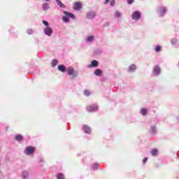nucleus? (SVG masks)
<instances>
[{"label":"nucleus","instance_id":"1","mask_svg":"<svg viewBox=\"0 0 179 179\" xmlns=\"http://www.w3.org/2000/svg\"><path fill=\"white\" fill-rule=\"evenodd\" d=\"M42 23L43 24H44V26H45L43 29L44 34L45 36H48V37H51V36H52V34L54 33L52 27H50V23H48L46 20H43Z\"/></svg>","mask_w":179,"mask_h":179},{"label":"nucleus","instance_id":"2","mask_svg":"<svg viewBox=\"0 0 179 179\" xmlns=\"http://www.w3.org/2000/svg\"><path fill=\"white\" fill-rule=\"evenodd\" d=\"M66 74L70 77V79H76L79 76V71L73 66H69L67 67Z\"/></svg>","mask_w":179,"mask_h":179},{"label":"nucleus","instance_id":"3","mask_svg":"<svg viewBox=\"0 0 179 179\" xmlns=\"http://www.w3.org/2000/svg\"><path fill=\"white\" fill-rule=\"evenodd\" d=\"M64 16L62 17V21L64 23H69L70 19H73L75 20V15L72 13H69V11H63Z\"/></svg>","mask_w":179,"mask_h":179},{"label":"nucleus","instance_id":"4","mask_svg":"<svg viewBox=\"0 0 179 179\" xmlns=\"http://www.w3.org/2000/svg\"><path fill=\"white\" fill-rule=\"evenodd\" d=\"M36 152V148L32 146H27L24 150V155L31 156Z\"/></svg>","mask_w":179,"mask_h":179},{"label":"nucleus","instance_id":"5","mask_svg":"<svg viewBox=\"0 0 179 179\" xmlns=\"http://www.w3.org/2000/svg\"><path fill=\"white\" fill-rule=\"evenodd\" d=\"M148 131L152 135H155V134L157 132V126L156 125V123L150 122Z\"/></svg>","mask_w":179,"mask_h":179},{"label":"nucleus","instance_id":"6","mask_svg":"<svg viewBox=\"0 0 179 179\" xmlns=\"http://www.w3.org/2000/svg\"><path fill=\"white\" fill-rule=\"evenodd\" d=\"M99 110V105L97 103H92L87 107L88 113H94Z\"/></svg>","mask_w":179,"mask_h":179},{"label":"nucleus","instance_id":"7","mask_svg":"<svg viewBox=\"0 0 179 179\" xmlns=\"http://www.w3.org/2000/svg\"><path fill=\"white\" fill-rule=\"evenodd\" d=\"M85 41L87 44H93L96 41V36L94 35H87L85 38Z\"/></svg>","mask_w":179,"mask_h":179},{"label":"nucleus","instance_id":"8","mask_svg":"<svg viewBox=\"0 0 179 179\" xmlns=\"http://www.w3.org/2000/svg\"><path fill=\"white\" fill-rule=\"evenodd\" d=\"M157 13L159 16H164L167 13V7L160 6L157 10Z\"/></svg>","mask_w":179,"mask_h":179},{"label":"nucleus","instance_id":"9","mask_svg":"<svg viewBox=\"0 0 179 179\" xmlns=\"http://www.w3.org/2000/svg\"><path fill=\"white\" fill-rule=\"evenodd\" d=\"M141 16H142V13H141L140 11L136 10L133 12L131 15V19L137 22V20H139V19H141Z\"/></svg>","mask_w":179,"mask_h":179},{"label":"nucleus","instance_id":"10","mask_svg":"<svg viewBox=\"0 0 179 179\" xmlns=\"http://www.w3.org/2000/svg\"><path fill=\"white\" fill-rule=\"evenodd\" d=\"M160 72H162V69L159 65H156L153 67L152 75L154 76H159V75H160Z\"/></svg>","mask_w":179,"mask_h":179},{"label":"nucleus","instance_id":"11","mask_svg":"<svg viewBox=\"0 0 179 179\" xmlns=\"http://www.w3.org/2000/svg\"><path fill=\"white\" fill-rule=\"evenodd\" d=\"M86 17L89 20H92L94 19L96 17V12L92 11V10L88 11L86 14Z\"/></svg>","mask_w":179,"mask_h":179},{"label":"nucleus","instance_id":"12","mask_svg":"<svg viewBox=\"0 0 179 179\" xmlns=\"http://www.w3.org/2000/svg\"><path fill=\"white\" fill-rule=\"evenodd\" d=\"M127 72L129 73H134L136 71V64H131L127 69Z\"/></svg>","mask_w":179,"mask_h":179},{"label":"nucleus","instance_id":"13","mask_svg":"<svg viewBox=\"0 0 179 179\" xmlns=\"http://www.w3.org/2000/svg\"><path fill=\"white\" fill-rule=\"evenodd\" d=\"M83 131L85 132V134H87V135H90V134H92V127L89 125L84 124L83 126Z\"/></svg>","mask_w":179,"mask_h":179},{"label":"nucleus","instance_id":"14","mask_svg":"<svg viewBox=\"0 0 179 179\" xmlns=\"http://www.w3.org/2000/svg\"><path fill=\"white\" fill-rule=\"evenodd\" d=\"M99 66V62L97 60H92L91 64L87 66V68H97Z\"/></svg>","mask_w":179,"mask_h":179},{"label":"nucleus","instance_id":"15","mask_svg":"<svg viewBox=\"0 0 179 179\" xmlns=\"http://www.w3.org/2000/svg\"><path fill=\"white\" fill-rule=\"evenodd\" d=\"M58 71H60V72L65 73L66 71H68V68L65 66L64 64H59L57 67Z\"/></svg>","mask_w":179,"mask_h":179},{"label":"nucleus","instance_id":"16","mask_svg":"<svg viewBox=\"0 0 179 179\" xmlns=\"http://www.w3.org/2000/svg\"><path fill=\"white\" fill-rule=\"evenodd\" d=\"M50 4L48 3H43L42 4V9L45 12H47V10H48L50 9Z\"/></svg>","mask_w":179,"mask_h":179},{"label":"nucleus","instance_id":"17","mask_svg":"<svg viewBox=\"0 0 179 179\" xmlns=\"http://www.w3.org/2000/svg\"><path fill=\"white\" fill-rule=\"evenodd\" d=\"M74 9L75 10H80V9H82V4L79 2L75 3Z\"/></svg>","mask_w":179,"mask_h":179},{"label":"nucleus","instance_id":"18","mask_svg":"<svg viewBox=\"0 0 179 179\" xmlns=\"http://www.w3.org/2000/svg\"><path fill=\"white\" fill-rule=\"evenodd\" d=\"M150 153L152 156H157V155H159V150L156 148H154L150 150Z\"/></svg>","mask_w":179,"mask_h":179},{"label":"nucleus","instance_id":"19","mask_svg":"<svg viewBox=\"0 0 179 179\" xmlns=\"http://www.w3.org/2000/svg\"><path fill=\"white\" fill-rule=\"evenodd\" d=\"M14 139L17 141V142H22V141H23V136L20 134L16 135L15 136Z\"/></svg>","mask_w":179,"mask_h":179},{"label":"nucleus","instance_id":"20","mask_svg":"<svg viewBox=\"0 0 179 179\" xmlns=\"http://www.w3.org/2000/svg\"><path fill=\"white\" fill-rule=\"evenodd\" d=\"M94 75H96V76H101V75H103V71H101V69H97L94 71Z\"/></svg>","mask_w":179,"mask_h":179},{"label":"nucleus","instance_id":"21","mask_svg":"<svg viewBox=\"0 0 179 179\" xmlns=\"http://www.w3.org/2000/svg\"><path fill=\"white\" fill-rule=\"evenodd\" d=\"M171 44L172 45H177V44H178V39L177 38L171 39Z\"/></svg>","mask_w":179,"mask_h":179},{"label":"nucleus","instance_id":"22","mask_svg":"<svg viewBox=\"0 0 179 179\" xmlns=\"http://www.w3.org/2000/svg\"><path fill=\"white\" fill-rule=\"evenodd\" d=\"M22 177L23 179H27L29 178V171H23Z\"/></svg>","mask_w":179,"mask_h":179},{"label":"nucleus","instance_id":"23","mask_svg":"<svg viewBox=\"0 0 179 179\" xmlns=\"http://www.w3.org/2000/svg\"><path fill=\"white\" fill-rule=\"evenodd\" d=\"M91 167L93 170H97L100 167V164L99 163H94L91 165Z\"/></svg>","mask_w":179,"mask_h":179},{"label":"nucleus","instance_id":"24","mask_svg":"<svg viewBox=\"0 0 179 179\" xmlns=\"http://www.w3.org/2000/svg\"><path fill=\"white\" fill-rule=\"evenodd\" d=\"M140 114H142L143 116L148 115V109L146 108H141L140 110Z\"/></svg>","mask_w":179,"mask_h":179},{"label":"nucleus","instance_id":"25","mask_svg":"<svg viewBox=\"0 0 179 179\" xmlns=\"http://www.w3.org/2000/svg\"><path fill=\"white\" fill-rule=\"evenodd\" d=\"M56 2L58 5V6H59V8H66V6H64V3H62V1H61V0H56Z\"/></svg>","mask_w":179,"mask_h":179},{"label":"nucleus","instance_id":"26","mask_svg":"<svg viewBox=\"0 0 179 179\" xmlns=\"http://www.w3.org/2000/svg\"><path fill=\"white\" fill-rule=\"evenodd\" d=\"M34 33V30L33 29L29 28L27 29V34H28V36H31L33 35Z\"/></svg>","mask_w":179,"mask_h":179},{"label":"nucleus","instance_id":"27","mask_svg":"<svg viewBox=\"0 0 179 179\" xmlns=\"http://www.w3.org/2000/svg\"><path fill=\"white\" fill-rule=\"evenodd\" d=\"M57 179H65V176L62 173H59L57 175Z\"/></svg>","mask_w":179,"mask_h":179},{"label":"nucleus","instance_id":"28","mask_svg":"<svg viewBox=\"0 0 179 179\" xmlns=\"http://www.w3.org/2000/svg\"><path fill=\"white\" fill-rule=\"evenodd\" d=\"M38 163L41 165L43 166L44 164V159L41 157H40L38 159Z\"/></svg>","mask_w":179,"mask_h":179},{"label":"nucleus","instance_id":"29","mask_svg":"<svg viewBox=\"0 0 179 179\" xmlns=\"http://www.w3.org/2000/svg\"><path fill=\"white\" fill-rule=\"evenodd\" d=\"M57 64H58V60L57 59L52 60L51 65L53 68H55V66H57Z\"/></svg>","mask_w":179,"mask_h":179},{"label":"nucleus","instance_id":"30","mask_svg":"<svg viewBox=\"0 0 179 179\" xmlns=\"http://www.w3.org/2000/svg\"><path fill=\"white\" fill-rule=\"evenodd\" d=\"M155 52H160L162 51V46L157 45L155 48Z\"/></svg>","mask_w":179,"mask_h":179},{"label":"nucleus","instance_id":"31","mask_svg":"<svg viewBox=\"0 0 179 179\" xmlns=\"http://www.w3.org/2000/svg\"><path fill=\"white\" fill-rule=\"evenodd\" d=\"M90 94H92V92L90 90H84V96H90Z\"/></svg>","mask_w":179,"mask_h":179},{"label":"nucleus","instance_id":"32","mask_svg":"<svg viewBox=\"0 0 179 179\" xmlns=\"http://www.w3.org/2000/svg\"><path fill=\"white\" fill-rule=\"evenodd\" d=\"M121 15H122V14H121V13H120V11H115V17H121Z\"/></svg>","mask_w":179,"mask_h":179},{"label":"nucleus","instance_id":"33","mask_svg":"<svg viewBox=\"0 0 179 179\" xmlns=\"http://www.w3.org/2000/svg\"><path fill=\"white\" fill-rule=\"evenodd\" d=\"M110 6H114V5H115V0H110Z\"/></svg>","mask_w":179,"mask_h":179},{"label":"nucleus","instance_id":"34","mask_svg":"<svg viewBox=\"0 0 179 179\" xmlns=\"http://www.w3.org/2000/svg\"><path fill=\"white\" fill-rule=\"evenodd\" d=\"M148 157H145L143 159V164H146V163H148Z\"/></svg>","mask_w":179,"mask_h":179},{"label":"nucleus","instance_id":"35","mask_svg":"<svg viewBox=\"0 0 179 179\" xmlns=\"http://www.w3.org/2000/svg\"><path fill=\"white\" fill-rule=\"evenodd\" d=\"M128 5H132L134 3V0H127Z\"/></svg>","mask_w":179,"mask_h":179},{"label":"nucleus","instance_id":"36","mask_svg":"<svg viewBox=\"0 0 179 179\" xmlns=\"http://www.w3.org/2000/svg\"><path fill=\"white\" fill-rule=\"evenodd\" d=\"M95 52H97L98 54H101L103 52V50L101 49H98L95 51Z\"/></svg>","mask_w":179,"mask_h":179},{"label":"nucleus","instance_id":"37","mask_svg":"<svg viewBox=\"0 0 179 179\" xmlns=\"http://www.w3.org/2000/svg\"><path fill=\"white\" fill-rule=\"evenodd\" d=\"M108 2H110V0H105V2H104L105 5H107Z\"/></svg>","mask_w":179,"mask_h":179},{"label":"nucleus","instance_id":"38","mask_svg":"<svg viewBox=\"0 0 179 179\" xmlns=\"http://www.w3.org/2000/svg\"><path fill=\"white\" fill-rule=\"evenodd\" d=\"M6 129V131H8V129H9V127H8V126H7V127H6V129Z\"/></svg>","mask_w":179,"mask_h":179},{"label":"nucleus","instance_id":"39","mask_svg":"<svg viewBox=\"0 0 179 179\" xmlns=\"http://www.w3.org/2000/svg\"><path fill=\"white\" fill-rule=\"evenodd\" d=\"M46 2H48L50 0H45Z\"/></svg>","mask_w":179,"mask_h":179},{"label":"nucleus","instance_id":"40","mask_svg":"<svg viewBox=\"0 0 179 179\" xmlns=\"http://www.w3.org/2000/svg\"><path fill=\"white\" fill-rule=\"evenodd\" d=\"M178 68H179V62H178Z\"/></svg>","mask_w":179,"mask_h":179},{"label":"nucleus","instance_id":"41","mask_svg":"<svg viewBox=\"0 0 179 179\" xmlns=\"http://www.w3.org/2000/svg\"><path fill=\"white\" fill-rule=\"evenodd\" d=\"M0 166H1V164H0Z\"/></svg>","mask_w":179,"mask_h":179}]
</instances>
